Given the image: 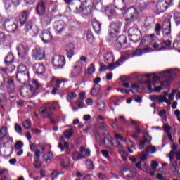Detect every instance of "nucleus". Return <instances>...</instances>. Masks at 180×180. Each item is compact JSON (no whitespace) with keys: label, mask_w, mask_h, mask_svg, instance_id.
I'll list each match as a JSON object with an SVG mask.
<instances>
[{"label":"nucleus","mask_w":180,"mask_h":180,"mask_svg":"<svg viewBox=\"0 0 180 180\" xmlns=\"http://www.w3.org/2000/svg\"><path fill=\"white\" fill-rule=\"evenodd\" d=\"M94 0H85L77 6V3H74L76 12H82L84 15H89L92 12V6H94Z\"/></svg>","instance_id":"f257e3e1"},{"label":"nucleus","mask_w":180,"mask_h":180,"mask_svg":"<svg viewBox=\"0 0 180 180\" xmlns=\"http://www.w3.org/2000/svg\"><path fill=\"white\" fill-rule=\"evenodd\" d=\"M16 78L20 84H26L29 81V70H27L26 66L20 65L18 67Z\"/></svg>","instance_id":"f03ea898"},{"label":"nucleus","mask_w":180,"mask_h":180,"mask_svg":"<svg viewBox=\"0 0 180 180\" xmlns=\"http://www.w3.org/2000/svg\"><path fill=\"white\" fill-rule=\"evenodd\" d=\"M4 27H5L6 30L9 33H15L18 29H19V20L15 18L13 22L11 21L10 20L7 19L5 20L4 23Z\"/></svg>","instance_id":"7ed1b4c3"},{"label":"nucleus","mask_w":180,"mask_h":180,"mask_svg":"<svg viewBox=\"0 0 180 180\" xmlns=\"http://www.w3.org/2000/svg\"><path fill=\"white\" fill-rule=\"evenodd\" d=\"M129 39L134 43H138L141 40V32L136 27H131L128 30Z\"/></svg>","instance_id":"20e7f679"},{"label":"nucleus","mask_w":180,"mask_h":180,"mask_svg":"<svg viewBox=\"0 0 180 180\" xmlns=\"http://www.w3.org/2000/svg\"><path fill=\"white\" fill-rule=\"evenodd\" d=\"M174 5V0H162L157 3L156 9L158 13H162L168 9L169 6Z\"/></svg>","instance_id":"39448f33"},{"label":"nucleus","mask_w":180,"mask_h":180,"mask_svg":"<svg viewBox=\"0 0 180 180\" xmlns=\"http://www.w3.org/2000/svg\"><path fill=\"white\" fill-rule=\"evenodd\" d=\"M124 57H121L117 61L115 62V63L109 64L108 66L103 63H101L100 65V71H106V70H110L111 71H113V70L117 68V67L121 65V64H123V63H124Z\"/></svg>","instance_id":"423d86ee"},{"label":"nucleus","mask_w":180,"mask_h":180,"mask_svg":"<svg viewBox=\"0 0 180 180\" xmlns=\"http://www.w3.org/2000/svg\"><path fill=\"white\" fill-rule=\"evenodd\" d=\"M126 14L128 16V18L125 19L127 22L128 20H130L131 22L136 20V19L139 18V11L134 7H130L127 8V10L126 11Z\"/></svg>","instance_id":"0eeeda50"},{"label":"nucleus","mask_w":180,"mask_h":180,"mask_svg":"<svg viewBox=\"0 0 180 180\" xmlns=\"http://www.w3.org/2000/svg\"><path fill=\"white\" fill-rule=\"evenodd\" d=\"M176 69H169L167 70H164L159 72L160 77H164L166 78L167 81H172L175 77H176V72L175 70Z\"/></svg>","instance_id":"6e6552de"},{"label":"nucleus","mask_w":180,"mask_h":180,"mask_svg":"<svg viewBox=\"0 0 180 180\" xmlns=\"http://www.w3.org/2000/svg\"><path fill=\"white\" fill-rule=\"evenodd\" d=\"M52 64L58 68H63L65 65V58L63 56L56 55L53 57Z\"/></svg>","instance_id":"1a4fd4ad"},{"label":"nucleus","mask_w":180,"mask_h":180,"mask_svg":"<svg viewBox=\"0 0 180 180\" xmlns=\"http://www.w3.org/2000/svg\"><path fill=\"white\" fill-rule=\"evenodd\" d=\"M46 54L44 53V49L40 47L35 48L32 51V57L34 60L40 61L41 60H43Z\"/></svg>","instance_id":"9d476101"},{"label":"nucleus","mask_w":180,"mask_h":180,"mask_svg":"<svg viewBox=\"0 0 180 180\" xmlns=\"http://www.w3.org/2000/svg\"><path fill=\"white\" fill-rule=\"evenodd\" d=\"M53 26L57 34H61L67 28V24L63 20L56 21Z\"/></svg>","instance_id":"9b49d317"},{"label":"nucleus","mask_w":180,"mask_h":180,"mask_svg":"<svg viewBox=\"0 0 180 180\" xmlns=\"http://www.w3.org/2000/svg\"><path fill=\"white\" fill-rule=\"evenodd\" d=\"M29 15H30V10H24L20 13V16L18 19L20 27H22V26L25 25L26 20H27V18H29Z\"/></svg>","instance_id":"f8f14e48"},{"label":"nucleus","mask_w":180,"mask_h":180,"mask_svg":"<svg viewBox=\"0 0 180 180\" xmlns=\"http://www.w3.org/2000/svg\"><path fill=\"white\" fill-rule=\"evenodd\" d=\"M18 53L19 57H22V58H26L27 57V54L29 51L27 50V47L25 45L20 44L17 46Z\"/></svg>","instance_id":"ddd939ff"},{"label":"nucleus","mask_w":180,"mask_h":180,"mask_svg":"<svg viewBox=\"0 0 180 180\" xmlns=\"http://www.w3.org/2000/svg\"><path fill=\"white\" fill-rule=\"evenodd\" d=\"M162 33L165 36L171 34V20L168 19L164 21L162 27Z\"/></svg>","instance_id":"4468645a"},{"label":"nucleus","mask_w":180,"mask_h":180,"mask_svg":"<svg viewBox=\"0 0 180 180\" xmlns=\"http://www.w3.org/2000/svg\"><path fill=\"white\" fill-rule=\"evenodd\" d=\"M127 43V37L125 35H121L117 38L115 46L117 49H122L123 46Z\"/></svg>","instance_id":"2eb2a0df"},{"label":"nucleus","mask_w":180,"mask_h":180,"mask_svg":"<svg viewBox=\"0 0 180 180\" xmlns=\"http://www.w3.org/2000/svg\"><path fill=\"white\" fill-rule=\"evenodd\" d=\"M151 51H154V49L150 47L143 48L142 49H136L132 53V57L142 56L143 54H146V53H151Z\"/></svg>","instance_id":"dca6fc26"},{"label":"nucleus","mask_w":180,"mask_h":180,"mask_svg":"<svg viewBox=\"0 0 180 180\" xmlns=\"http://www.w3.org/2000/svg\"><path fill=\"white\" fill-rule=\"evenodd\" d=\"M41 39L44 43H49L51 39H53V36H51V32L49 30H44L42 31Z\"/></svg>","instance_id":"f3484780"},{"label":"nucleus","mask_w":180,"mask_h":180,"mask_svg":"<svg viewBox=\"0 0 180 180\" xmlns=\"http://www.w3.org/2000/svg\"><path fill=\"white\" fill-rule=\"evenodd\" d=\"M39 112H40L41 115H42L43 117H45L46 119H51V117H53V112H51L49 110V107H47V106L41 107V108L39 109Z\"/></svg>","instance_id":"a211bd4d"},{"label":"nucleus","mask_w":180,"mask_h":180,"mask_svg":"<svg viewBox=\"0 0 180 180\" xmlns=\"http://www.w3.org/2000/svg\"><path fill=\"white\" fill-rule=\"evenodd\" d=\"M20 94L23 98H32V96H34V94L32 92V90L29 89V86L25 88H22L20 90Z\"/></svg>","instance_id":"6ab92c4d"},{"label":"nucleus","mask_w":180,"mask_h":180,"mask_svg":"<svg viewBox=\"0 0 180 180\" xmlns=\"http://www.w3.org/2000/svg\"><path fill=\"white\" fill-rule=\"evenodd\" d=\"M36 11L39 16H43L44 12H46V5L44 4V2L39 1L37 5Z\"/></svg>","instance_id":"aec40b11"},{"label":"nucleus","mask_w":180,"mask_h":180,"mask_svg":"<svg viewBox=\"0 0 180 180\" xmlns=\"http://www.w3.org/2000/svg\"><path fill=\"white\" fill-rule=\"evenodd\" d=\"M28 87L29 89L31 90V92L34 93L35 95L37 94V91H39V89H41V86L39 84L37 80H33L32 85H29Z\"/></svg>","instance_id":"412c9836"},{"label":"nucleus","mask_w":180,"mask_h":180,"mask_svg":"<svg viewBox=\"0 0 180 180\" xmlns=\"http://www.w3.org/2000/svg\"><path fill=\"white\" fill-rule=\"evenodd\" d=\"M33 70L35 74H38L39 75H41L43 72H44V65L43 64L40 63H35L33 65Z\"/></svg>","instance_id":"4be33fe9"},{"label":"nucleus","mask_w":180,"mask_h":180,"mask_svg":"<svg viewBox=\"0 0 180 180\" xmlns=\"http://www.w3.org/2000/svg\"><path fill=\"white\" fill-rule=\"evenodd\" d=\"M9 136V132H8V127L4 126L0 128V141H4L6 137Z\"/></svg>","instance_id":"5701e85b"},{"label":"nucleus","mask_w":180,"mask_h":180,"mask_svg":"<svg viewBox=\"0 0 180 180\" xmlns=\"http://www.w3.org/2000/svg\"><path fill=\"white\" fill-rule=\"evenodd\" d=\"M67 56L68 58H72V56H74V50H75V45L73 44H69L67 45Z\"/></svg>","instance_id":"b1692460"},{"label":"nucleus","mask_w":180,"mask_h":180,"mask_svg":"<svg viewBox=\"0 0 180 180\" xmlns=\"http://www.w3.org/2000/svg\"><path fill=\"white\" fill-rule=\"evenodd\" d=\"M101 85L95 84L90 91L91 96H98L99 95V93L101 92Z\"/></svg>","instance_id":"393cba45"},{"label":"nucleus","mask_w":180,"mask_h":180,"mask_svg":"<svg viewBox=\"0 0 180 180\" xmlns=\"http://www.w3.org/2000/svg\"><path fill=\"white\" fill-rule=\"evenodd\" d=\"M149 99H150V101H153L154 102H157L158 103H162V102H164V96L152 95L149 96Z\"/></svg>","instance_id":"a878e982"},{"label":"nucleus","mask_w":180,"mask_h":180,"mask_svg":"<svg viewBox=\"0 0 180 180\" xmlns=\"http://www.w3.org/2000/svg\"><path fill=\"white\" fill-rule=\"evenodd\" d=\"M104 61L107 63V64H113L115 63V56L112 53H107L104 56Z\"/></svg>","instance_id":"bb28decb"},{"label":"nucleus","mask_w":180,"mask_h":180,"mask_svg":"<svg viewBox=\"0 0 180 180\" xmlns=\"http://www.w3.org/2000/svg\"><path fill=\"white\" fill-rule=\"evenodd\" d=\"M150 46L154 49L156 51H162V45L161 44V41H154L152 43H150Z\"/></svg>","instance_id":"cd10ccee"},{"label":"nucleus","mask_w":180,"mask_h":180,"mask_svg":"<svg viewBox=\"0 0 180 180\" xmlns=\"http://www.w3.org/2000/svg\"><path fill=\"white\" fill-rule=\"evenodd\" d=\"M178 150V145L174 143L172 146V150L169 153V158L170 161L174 160V157H175V154H176V150Z\"/></svg>","instance_id":"c85d7f7f"},{"label":"nucleus","mask_w":180,"mask_h":180,"mask_svg":"<svg viewBox=\"0 0 180 180\" xmlns=\"http://www.w3.org/2000/svg\"><path fill=\"white\" fill-rule=\"evenodd\" d=\"M92 26L96 33H99V32H101V22L96 19L92 20Z\"/></svg>","instance_id":"c756f323"},{"label":"nucleus","mask_w":180,"mask_h":180,"mask_svg":"<svg viewBox=\"0 0 180 180\" xmlns=\"http://www.w3.org/2000/svg\"><path fill=\"white\" fill-rule=\"evenodd\" d=\"M171 40H163L161 42L162 50H171Z\"/></svg>","instance_id":"7c9ffc66"},{"label":"nucleus","mask_w":180,"mask_h":180,"mask_svg":"<svg viewBox=\"0 0 180 180\" xmlns=\"http://www.w3.org/2000/svg\"><path fill=\"white\" fill-rule=\"evenodd\" d=\"M72 158L73 160H75V161H78V160H82V158H84V156L82 155V153L80 150V153L77 151L73 152L72 154Z\"/></svg>","instance_id":"2f4dec72"},{"label":"nucleus","mask_w":180,"mask_h":180,"mask_svg":"<svg viewBox=\"0 0 180 180\" xmlns=\"http://www.w3.org/2000/svg\"><path fill=\"white\" fill-rule=\"evenodd\" d=\"M110 27L115 32V33H119V29L122 27V22H112L110 24Z\"/></svg>","instance_id":"473e14b6"},{"label":"nucleus","mask_w":180,"mask_h":180,"mask_svg":"<svg viewBox=\"0 0 180 180\" xmlns=\"http://www.w3.org/2000/svg\"><path fill=\"white\" fill-rule=\"evenodd\" d=\"M105 13L108 18H115L116 16V13L113 10V7H108L105 9Z\"/></svg>","instance_id":"72a5a7b5"},{"label":"nucleus","mask_w":180,"mask_h":180,"mask_svg":"<svg viewBox=\"0 0 180 180\" xmlns=\"http://www.w3.org/2000/svg\"><path fill=\"white\" fill-rule=\"evenodd\" d=\"M14 58L15 57L13 56V53H9L5 58V60H4L5 64H6V65H9V64H12V63H13Z\"/></svg>","instance_id":"f704fd0d"},{"label":"nucleus","mask_w":180,"mask_h":180,"mask_svg":"<svg viewBox=\"0 0 180 180\" xmlns=\"http://www.w3.org/2000/svg\"><path fill=\"white\" fill-rule=\"evenodd\" d=\"M67 80H65V79H58L56 81L54 79H52L49 82V86H51V84H54L55 82V86L56 88L60 89V85H61L62 82H65Z\"/></svg>","instance_id":"c9c22d12"},{"label":"nucleus","mask_w":180,"mask_h":180,"mask_svg":"<svg viewBox=\"0 0 180 180\" xmlns=\"http://www.w3.org/2000/svg\"><path fill=\"white\" fill-rule=\"evenodd\" d=\"M75 98H77V93L72 91L68 94L66 99L69 103H72V99H75Z\"/></svg>","instance_id":"e433bc0d"},{"label":"nucleus","mask_w":180,"mask_h":180,"mask_svg":"<svg viewBox=\"0 0 180 180\" xmlns=\"http://www.w3.org/2000/svg\"><path fill=\"white\" fill-rule=\"evenodd\" d=\"M80 150L82 152V155L84 156V158L91 155V150L85 149V147L84 146L80 147Z\"/></svg>","instance_id":"4c0bfd02"},{"label":"nucleus","mask_w":180,"mask_h":180,"mask_svg":"<svg viewBox=\"0 0 180 180\" xmlns=\"http://www.w3.org/2000/svg\"><path fill=\"white\" fill-rule=\"evenodd\" d=\"M73 134H74V131L72 130V129H69L64 131V136L65 137H66V139H71Z\"/></svg>","instance_id":"58836bf2"},{"label":"nucleus","mask_w":180,"mask_h":180,"mask_svg":"<svg viewBox=\"0 0 180 180\" xmlns=\"http://www.w3.org/2000/svg\"><path fill=\"white\" fill-rule=\"evenodd\" d=\"M109 140H113V138H112V136H110V134H109V132H105L104 133V140H103V143L105 144V146H106V144H108V141Z\"/></svg>","instance_id":"ea45409f"},{"label":"nucleus","mask_w":180,"mask_h":180,"mask_svg":"<svg viewBox=\"0 0 180 180\" xmlns=\"http://www.w3.org/2000/svg\"><path fill=\"white\" fill-rule=\"evenodd\" d=\"M94 72H95V65L91 63L90 66L87 68L86 74L91 75V74H94Z\"/></svg>","instance_id":"a19ab883"},{"label":"nucleus","mask_w":180,"mask_h":180,"mask_svg":"<svg viewBox=\"0 0 180 180\" xmlns=\"http://www.w3.org/2000/svg\"><path fill=\"white\" fill-rule=\"evenodd\" d=\"M99 130H101V131H105V133H108V126L103 123L101 122L98 127Z\"/></svg>","instance_id":"79ce46f5"},{"label":"nucleus","mask_w":180,"mask_h":180,"mask_svg":"<svg viewBox=\"0 0 180 180\" xmlns=\"http://www.w3.org/2000/svg\"><path fill=\"white\" fill-rule=\"evenodd\" d=\"M174 20L176 22V25H180V13L176 12L174 13Z\"/></svg>","instance_id":"37998d69"},{"label":"nucleus","mask_w":180,"mask_h":180,"mask_svg":"<svg viewBox=\"0 0 180 180\" xmlns=\"http://www.w3.org/2000/svg\"><path fill=\"white\" fill-rule=\"evenodd\" d=\"M146 39H148V40H149L150 43H154V41H155V39H157V37H155V34H152L150 35H146Z\"/></svg>","instance_id":"c03bdc74"},{"label":"nucleus","mask_w":180,"mask_h":180,"mask_svg":"<svg viewBox=\"0 0 180 180\" xmlns=\"http://www.w3.org/2000/svg\"><path fill=\"white\" fill-rule=\"evenodd\" d=\"M32 26H33V24L32 23L31 21H28L27 22H26L25 26V32H29L30 30H32Z\"/></svg>","instance_id":"a18cd8bd"},{"label":"nucleus","mask_w":180,"mask_h":180,"mask_svg":"<svg viewBox=\"0 0 180 180\" xmlns=\"http://www.w3.org/2000/svg\"><path fill=\"white\" fill-rule=\"evenodd\" d=\"M120 120L121 123H123V124H124L125 126H128V127L130 126V122H127V120H126V118L124 117V116L120 115Z\"/></svg>","instance_id":"49530a36"},{"label":"nucleus","mask_w":180,"mask_h":180,"mask_svg":"<svg viewBox=\"0 0 180 180\" xmlns=\"http://www.w3.org/2000/svg\"><path fill=\"white\" fill-rule=\"evenodd\" d=\"M148 153H147V150H146L145 152L143 151L141 153V156H140L141 161H146V160H147V157L148 156Z\"/></svg>","instance_id":"de8ad7c7"},{"label":"nucleus","mask_w":180,"mask_h":180,"mask_svg":"<svg viewBox=\"0 0 180 180\" xmlns=\"http://www.w3.org/2000/svg\"><path fill=\"white\" fill-rule=\"evenodd\" d=\"M86 39L89 42L94 41V34H92V32L91 31L87 32Z\"/></svg>","instance_id":"09e8293b"},{"label":"nucleus","mask_w":180,"mask_h":180,"mask_svg":"<svg viewBox=\"0 0 180 180\" xmlns=\"http://www.w3.org/2000/svg\"><path fill=\"white\" fill-rule=\"evenodd\" d=\"M53 157V153L51 152L44 155V158L45 161H49L50 160H52Z\"/></svg>","instance_id":"8fccbe9b"},{"label":"nucleus","mask_w":180,"mask_h":180,"mask_svg":"<svg viewBox=\"0 0 180 180\" xmlns=\"http://www.w3.org/2000/svg\"><path fill=\"white\" fill-rule=\"evenodd\" d=\"M31 124L32 121H30V120H27L23 122L22 126L23 127H25V129H30Z\"/></svg>","instance_id":"3c124183"},{"label":"nucleus","mask_w":180,"mask_h":180,"mask_svg":"<svg viewBox=\"0 0 180 180\" xmlns=\"http://www.w3.org/2000/svg\"><path fill=\"white\" fill-rule=\"evenodd\" d=\"M86 165L88 169H94V162H92L91 160H86Z\"/></svg>","instance_id":"603ef678"},{"label":"nucleus","mask_w":180,"mask_h":180,"mask_svg":"<svg viewBox=\"0 0 180 180\" xmlns=\"http://www.w3.org/2000/svg\"><path fill=\"white\" fill-rule=\"evenodd\" d=\"M41 165L42 163L39 160V159H37V160L36 159H34V167L35 168H37V169L40 168V167H41Z\"/></svg>","instance_id":"864d4df0"},{"label":"nucleus","mask_w":180,"mask_h":180,"mask_svg":"<svg viewBox=\"0 0 180 180\" xmlns=\"http://www.w3.org/2000/svg\"><path fill=\"white\" fill-rule=\"evenodd\" d=\"M58 105V102L54 101L53 103L51 104L49 107H48L49 110H56V108Z\"/></svg>","instance_id":"5fc2aeb1"},{"label":"nucleus","mask_w":180,"mask_h":180,"mask_svg":"<svg viewBox=\"0 0 180 180\" xmlns=\"http://www.w3.org/2000/svg\"><path fill=\"white\" fill-rule=\"evenodd\" d=\"M146 153H150V154H154V153L157 151V148H155V147L154 146H150L146 148Z\"/></svg>","instance_id":"6e6d98bb"},{"label":"nucleus","mask_w":180,"mask_h":180,"mask_svg":"<svg viewBox=\"0 0 180 180\" xmlns=\"http://www.w3.org/2000/svg\"><path fill=\"white\" fill-rule=\"evenodd\" d=\"M23 147V142L21 141H18L15 143V148L16 150H20Z\"/></svg>","instance_id":"4d7b16f0"},{"label":"nucleus","mask_w":180,"mask_h":180,"mask_svg":"<svg viewBox=\"0 0 180 180\" xmlns=\"http://www.w3.org/2000/svg\"><path fill=\"white\" fill-rule=\"evenodd\" d=\"M15 130L17 133H22L23 131V129H22V127L18 124L15 125Z\"/></svg>","instance_id":"13d9d810"},{"label":"nucleus","mask_w":180,"mask_h":180,"mask_svg":"<svg viewBox=\"0 0 180 180\" xmlns=\"http://www.w3.org/2000/svg\"><path fill=\"white\" fill-rule=\"evenodd\" d=\"M147 88L149 91H153V86H154V83L151 81H147Z\"/></svg>","instance_id":"bf43d9fd"},{"label":"nucleus","mask_w":180,"mask_h":180,"mask_svg":"<svg viewBox=\"0 0 180 180\" xmlns=\"http://www.w3.org/2000/svg\"><path fill=\"white\" fill-rule=\"evenodd\" d=\"M41 153L40 152L39 150H35V156L34 157V160H40V155H41Z\"/></svg>","instance_id":"052dcab7"},{"label":"nucleus","mask_w":180,"mask_h":180,"mask_svg":"<svg viewBox=\"0 0 180 180\" xmlns=\"http://www.w3.org/2000/svg\"><path fill=\"white\" fill-rule=\"evenodd\" d=\"M75 105L79 108V109H82L84 108V103L80 101H76Z\"/></svg>","instance_id":"680f3d73"},{"label":"nucleus","mask_w":180,"mask_h":180,"mask_svg":"<svg viewBox=\"0 0 180 180\" xmlns=\"http://www.w3.org/2000/svg\"><path fill=\"white\" fill-rule=\"evenodd\" d=\"M155 30L157 32V34L160 35V32H161V25L156 24Z\"/></svg>","instance_id":"e2e57ef3"},{"label":"nucleus","mask_w":180,"mask_h":180,"mask_svg":"<svg viewBox=\"0 0 180 180\" xmlns=\"http://www.w3.org/2000/svg\"><path fill=\"white\" fill-rule=\"evenodd\" d=\"M139 124H140V122L139 121H136L134 120H130V123H129V126H139Z\"/></svg>","instance_id":"0e129e2a"},{"label":"nucleus","mask_w":180,"mask_h":180,"mask_svg":"<svg viewBox=\"0 0 180 180\" xmlns=\"http://www.w3.org/2000/svg\"><path fill=\"white\" fill-rule=\"evenodd\" d=\"M158 167V162L155 161L152 162L151 168L153 169V171H155L157 169V167Z\"/></svg>","instance_id":"69168bd1"},{"label":"nucleus","mask_w":180,"mask_h":180,"mask_svg":"<svg viewBox=\"0 0 180 180\" xmlns=\"http://www.w3.org/2000/svg\"><path fill=\"white\" fill-rule=\"evenodd\" d=\"M175 94H176V90H173L169 96V101H174V96H175Z\"/></svg>","instance_id":"338daca9"},{"label":"nucleus","mask_w":180,"mask_h":180,"mask_svg":"<svg viewBox=\"0 0 180 180\" xmlns=\"http://www.w3.org/2000/svg\"><path fill=\"white\" fill-rule=\"evenodd\" d=\"M164 130L165 133H169V131L171 130V127L168 124L164 125Z\"/></svg>","instance_id":"774afa93"}]
</instances>
